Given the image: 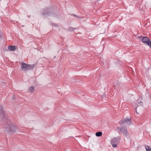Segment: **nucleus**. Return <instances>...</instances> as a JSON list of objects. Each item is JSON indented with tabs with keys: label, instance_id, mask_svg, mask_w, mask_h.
<instances>
[{
	"label": "nucleus",
	"instance_id": "16",
	"mask_svg": "<svg viewBox=\"0 0 151 151\" xmlns=\"http://www.w3.org/2000/svg\"><path fill=\"white\" fill-rule=\"evenodd\" d=\"M135 111L137 113V108L135 109Z\"/></svg>",
	"mask_w": 151,
	"mask_h": 151
},
{
	"label": "nucleus",
	"instance_id": "7",
	"mask_svg": "<svg viewBox=\"0 0 151 151\" xmlns=\"http://www.w3.org/2000/svg\"><path fill=\"white\" fill-rule=\"evenodd\" d=\"M17 47L14 45H10L8 46V49L11 51H14L17 49Z\"/></svg>",
	"mask_w": 151,
	"mask_h": 151
},
{
	"label": "nucleus",
	"instance_id": "2",
	"mask_svg": "<svg viewBox=\"0 0 151 151\" xmlns=\"http://www.w3.org/2000/svg\"><path fill=\"white\" fill-rule=\"evenodd\" d=\"M42 14L45 17L46 16H52L53 17L57 16V14L54 12V10L51 8H46L43 9L41 12Z\"/></svg>",
	"mask_w": 151,
	"mask_h": 151
},
{
	"label": "nucleus",
	"instance_id": "11",
	"mask_svg": "<svg viewBox=\"0 0 151 151\" xmlns=\"http://www.w3.org/2000/svg\"><path fill=\"white\" fill-rule=\"evenodd\" d=\"M145 148L147 151H151V148L149 146L147 145L145 146Z\"/></svg>",
	"mask_w": 151,
	"mask_h": 151
},
{
	"label": "nucleus",
	"instance_id": "15",
	"mask_svg": "<svg viewBox=\"0 0 151 151\" xmlns=\"http://www.w3.org/2000/svg\"><path fill=\"white\" fill-rule=\"evenodd\" d=\"M52 25L53 26H55V27L58 26V25L57 24H55V23L52 24Z\"/></svg>",
	"mask_w": 151,
	"mask_h": 151
},
{
	"label": "nucleus",
	"instance_id": "9",
	"mask_svg": "<svg viewBox=\"0 0 151 151\" xmlns=\"http://www.w3.org/2000/svg\"><path fill=\"white\" fill-rule=\"evenodd\" d=\"M34 87L33 86H31L29 89L28 91L29 92L32 93L34 91Z\"/></svg>",
	"mask_w": 151,
	"mask_h": 151
},
{
	"label": "nucleus",
	"instance_id": "5",
	"mask_svg": "<svg viewBox=\"0 0 151 151\" xmlns=\"http://www.w3.org/2000/svg\"><path fill=\"white\" fill-rule=\"evenodd\" d=\"M117 129H119L125 136H127L128 135L127 129L126 127H121V128L118 127Z\"/></svg>",
	"mask_w": 151,
	"mask_h": 151
},
{
	"label": "nucleus",
	"instance_id": "4",
	"mask_svg": "<svg viewBox=\"0 0 151 151\" xmlns=\"http://www.w3.org/2000/svg\"><path fill=\"white\" fill-rule=\"evenodd\" d=\"M139 38H142V41L145 44L149 46L151 48V40L149 38L146 37H140Z\"/></svg>",
	"mask_w": 151,
	"mask_h": 151
},
{
	"label": "nucleus",
	"instance_id": "1",
	"mask_svg": "<svg viewBox=\"0 0 151 151\" xmlns=\"http://www.w3.org/2000/svg\"><path fill=\"white\" fill-rule=\"evenodd\" d=\"M5 111L3 106H0V116L4 122V128L5 130L7 132L15 133L17 129V127L9 119L5 116Z\"/></svg>",
	"mask_w": 151,
	"mask_h": 151
},
{
	"label": "nucleus",
	"instance_id": "10",
	"mask_svg": "<svg viewBox=\"0 0 151 151\" xmlns=\"http://www.w3.org/2000/svg\"><path fill=\"white\" fill-rule=\"evenodd\" d=\"M102 132H97L96 133V135L97 137H100L102 135Z\"/></svg>",
	"mask_w": 151,
	"mask_h": 151
},
{
	"label": "nucleus",
	"instance_id": "14",
	"mask_svg": "<svg viewBox=\"0 0 151 151\" xmlns=\"http://www.w3.org/2000/svg\"><path fill=\"white\" fill-rule=\"evenodd\" d=\"M72 15L74 17H76L78 18H81V17L80 16H78L77 15L75 14H73Z\"/></svg>",
	"mask_w": 151,
	"mask_h": 151
},
{
	"label": "nucleus",
	"instance_id": "13",
	"mask_svg": "<svg viewBox=\"0 0 151 151\" xmlns=\"http://www.w3.org/2000/svg\"><path fill=\"white\" fill-rule=\"evenodd\" d=\"M124 123H125V122H124V119L123 120H122L120 121L119 122V123L120 124H122Z\"/></svg>",
	"mask_w": 151,
	"mask_h": 151
},
{
	"label": "nucleus",
	"instance_id": "12",
	"mask_svg": "<svg viewBox=\"0 0 151 151\" xmlns=\"http://www.w3.org/2000/svg\"><path fill=\"white\" fill-rule=\"evenodd\" d=\"M76 28H73L72 27H70L69 28V30L70 31H74V30L76 29Z\"/></svg>",
	"mask_w": 151,
	"mask_h": 151
},
{
	"label": "nucleus",
	"instance_id": "3",
	"mask_svg": "<svg viewBox=\"0 0 151 151\" xmlns=\"http://www.w3.org/2000/svg\"><path fill=\"white\" fill-rule=\"evenodd\" d=\"M21 68L22 70L24 71H27L28 70L32 69L36 65L35 64L30 65L27 64L24 62L21 63Z\"/></svg>",
	"mask_w": 151,
	"mask_h": 151
},
{
	"label": "nucleus",
	"instance_id": "8",
	"mask_svg": "<svg viewBox=\"0 0 151 151\" xmlns=\"http://www.w3.org/2000/svg\"><path fill=\"white\" fill-rule=\"evenodd\" d=\"M124 119L125 122H128L127 123H128L129 124H131V119H129V118H126V119Z\"/></svg>",
	"mask_w": 151,
	"mask_h": 151
},
{
	"label": "nucleus",
	"instance_id": "6",
	"mask_svg": "<svg viewBox=\"0 0 151 151\" xmlns=\"http://www.w3.org/2000/svg\"><path fill=\"white\" fill-rule=\"evenodd\" d=\"M117 138H115L111 139V144L113 147H116L118 144V141H117Z\"/></svg>",
	"mask_w": 151,
	"mask_h": 151
}]
</instances>
